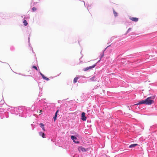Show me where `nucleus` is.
Instances as JSON below:
<instances>
[{"mask_svg": "<svg viewBox=\"0 0 157 157\" xmlns=\"http://www.w3.org/2000/svg\"><path fill=\"white\" fill-rule=\"evenodd\" d=\"M44 124H43V123H40V127H44Z\"/></svg>", "mask_w": 157, "mask_h": 157, "instance_id": "f3484780", "label": "nucleus"}, {"mask_svg": "<svg viewBox=\"0 0 157 157\" xmlns=\"http://www.w3.org/2000/svg\"><path fill=\"white\" fill-rule=\"evenodd\" d=\"M42 112V111L41 110H40V113H41Z\"/></svg>", "mask_w": 157, "mask_h": 157, "instance_id": "6ab92c4d", "label": "nucleus"}, {"mask_svg": "<svg viewBox=\"0 0 157 157\" xmlns=\"http://www.w3.org/2000/svg\"><path fill=\"white\" fill-rule=\"evenodd\" d=\"M40 75L44 79H45L47 81H48L49 79L48 78H47L46 77H45L41 72H40Z\"/></svg>", "mask_w": 157, "mask_h": 157, "instance_id": "423d86ee", "label": "nucleus"}, {"mask_svg": "<svg viewBox=\"0 0 157 157\" xmlns=\"http://www.w3.org/2000/svg\"><path fill=\"white\" fill-rule=\"evenodd\" d=\"M154 98L153 97H150L147 98L145 100L140 101L138 103L135 104L134 105H139L144 104L147 105H150L153 103L154 101L153 99Z\"/></svg>", "mask_w": 157, "mask_h": 157, "instance_id": "f257e3e1", "label": "nucleus"}, {"mask_svg": "<svg viewBox=\"0 0 157 157\" xmlns=\"http://www.w3.org/2000/svg\"><path fill=\"white\" fill-rule=\"evenodd\" d=\"M78 150L79 151H81L82 152H85L86 151L85 148L82 146L78 148Z\"/></svg>", "mask_w": 157, "mask_h": 157, "instance_id": "20e7f679", "label": "nucleus"}, {"mask_svg": "<svg viewBox=\"0 0 157 157\" xmlns=\"http://www.w3.org/2000/svg\"><path fill=\"white\" fill-rule=\"evenodd\" d=\"M79 78V77H75L74 79V80H73L74 83H76L77 82V80Z\"/></svg>", "mask_w": 157, "mask_h": 157, "instance_id": "9b49d317", "label": "nucleus"}, {"mask_svg": "<svg viewBox=\"0 0 157 157\" xmlns=\"http://www.w3.org/2000/svg\"><path fill=\"white\" fill-rule=\"evenodd\" d=\"M96 63H95V64L93 65L92 66L87 67L86 68H84L83 69V71H86L89 70L91 69L92 68H94L95 67V66H96Z\"/></svg>", "mask_w": 157, "mask_h": 157, "instance_id": "f03ea898", "label": "nucleus"}, {"mask_svg": "<svg viewBox=\"0 0 157 157\" xmlns=\"http://www.w3.org/2000/svg\"><path fill=\"white\" fill-rule=\"evenodd\" d=\"M113 12L114 15L115 16H117V12H116V11L114 10H113Z\"/></svg>", "mask_w": 157, "mask_h": 157, "instance_id": "ddd939ff", "label": "nucleus"}, {"mask_svg": "<svg viewBox=\"0 0 157 157\" xmlns=\"http://www.w3.org/2000/svg\"><path fill=\"white\" fill-rule=\"evenodd\" d=\"M33 68H34V69H35L36 71L38 70V69H37V67L36 66H33Z\"/></svg>", "mask_w": 157, "mask_h": 157, "instance_id": "2eb2a0df", "label": "nucleus"}, {"mask_svg": "<svg viewBox=\"0 0 157 157\" xmlns=\"http://www.w3.org/2000/svg\"><path fill=\"white\" fill-rule=\"evenodd\" d=\"M32 10L33 11H33H36V8L34 7L32 8Z\"/></svg>", "mask_w": 157, "mask_h": 157, "instance_id": "dca6fc26", "label": "nucleus"}, {"mask_svg": "<svg viewBox=\"0 0 157 157\" xmlns=\"http://www.w3.org/2000/svg\"><path fill=\"white\" fill-rule=\"evenodd\" d=\"M131 28H129L128 29L127 33H128L131 30Z\"/></svg>", "mask_w": 157, "mask_h": 157, "instance_id": "a211bd4d", "label": "nucleus"}, {"mask_svg": "<svg viewBox=\"0 0 157 157\" xmlns=\"http://www.w3.org/2000/svg\"><path fill=\"white\" fill-rule=\"evenodd\" d=\"M90 80L91 81H95V77H92V78H90Z\"/></svg>", "mask_w": 157, "mask_h": 157, "instance_id": "4468645a", "label": "nucleus"}, {"mask_svg": "<svg viewBox=\"0 0 157 157\" xmlns=\"http://www.w3.org/2000/svg\"><path fill=\"white\" fill-rule=\"evenodd\" d=\"M39 134L43 138H44L45 137V136L44 133H43L42 132H40L39 133Z\"/></svg>", "mask_w": 157, "mask_h": 157, "instance_id": "1a4fd4ad", "label": "nucleus"}, {"mask_svg": "<svg viewBox=\"0 0 157 157\" xmlns=\"http://www.w3.org/2000/svg\"><path fill=\"white\" fill-rule=\"evenodd\" d=\"M58 112H59V110H57L56 111V113L55 114L54 117L53 118L54 120V121H55L56 120V117H57V113Z\"/></svg>", "mask_w": 157, "mask_h": 157, "instance_id": "6e6552de", "label": "nucleus"}, {"mask_svg": "<svg viewBox=\"0 0 157 157\" xmlns=\"http://www.w3.org/2000/svg\"><path fill=\"white\" fill-rule=\"evenodd\" d=\"M137 145H138V144H131V145H130L129 146V147L130 148L133 147H134L137 146Z\"/></svg>", "mask_w": 157, "mask_h": 157, "instance_id": "9d476101", "label": "nucleus"}, {"mask_svg": "<svg viewBox=\"0 0 157 157\" xmlns=\"http://www.w3.org/2000/svg\"><path fill=\"white\" fill-rule=\"evenodd\" d=\"M24 25L25 26H27L28 25V23L27 22L26 20H24L23 21Z\"/></svg>", "mask_w": 157, "mask_h": 157, "instance_id": "f8f14e48", "label": "nucleus"}, {"mask_svg": "<svg viewBox=\"0 0 157 157\" xmlns=\"http://www.w3.org/2000/svg\"><path fill=\"white\" fill-rule=\"evenodd\" d=\"M81 119L83 121H85L86 120V117L84 112H82L81 114Z\"/></svg>", "mask_w": 157, "mask_h": 157, "instance_id": "7ed1b4c3", "label": "nucleus"}, {"mask_svg": "<svg viewBox=\"0 0 157 157\" xmlns=\"http://www.w3.org/2000/svg\"><path fill=\"white\" fill-rule=\"evenodd\" d=\"M71 139L74 140L73 141L75 142V143H79V142L78 141H77V142H76L75 140H74L77 139V138L76 137L73 136H71Z\"/></svg>", "mask_w": 157, "mask_h": 157, "instance_id": "0eeeda50", "label": "nucleus"}, {"mask_svg": "<svg viewBox=\"0 0 157 157\" xmlns=\"http://www.w3.org/2000/svg\"><path fill=\"white\" fill-rule=\"evenodd\" d=\"M110 45H109V46H108V47H109V46H110Z\"/></svg>", "mask_w": 157, "mask_h": 157, "instance_id": "412c9836", "label": "nucleus"}, {"mask_svg": "<svg viewBox=\"0 0 157 157\" xmlns=\"http://www.w3.org/2000/svg\"><path fill=\"white\" fill-rule=\"evenodd\" d=\"M44 128H43V129H44Z\"/></svg>", "mask_w": 157, "mask_h": 157, "instance_id": "aec40b11", "label": "nucleus"}, {"mask_svg": "<svg viewBox=\"0 0 157 157\" xmlns=\"http://www.w3.org/2000/svg\"><path fill=\"white\" fill-rule=\"evenodd\" d=\"M130 19L134 21L135 22H137L138 21V18L137 17H130Z\"/></svg>", "mask_w": 157, "mask_h": 157, "instance_id": "39448f33", "label": "nucleus"}]
</instances>
